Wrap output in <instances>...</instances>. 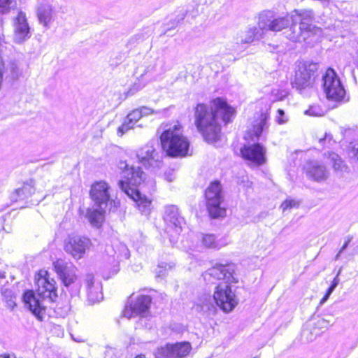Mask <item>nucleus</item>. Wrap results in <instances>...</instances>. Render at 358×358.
Listing matches in <instances>:
<instances>
[{"instance_id": "nucleus-1", "label": "nucleus", "mask_w": 358, "mask_h": 358, "mask_svg": "<svg viewBox=\"0 0 358 358\" xmlns=\"http://www.w3.org/2000/svg\"><path fill=\"white\" fill-rule=\"evenodd\" d=\"M235 116V110L221 98L213 99L210 105L199 103L194 110L195 125L207 142L218 140L221 123L227 124Z\"/></svg>"}, {"instance_id": "nucleus-2", "label": "nucleus", "mask_w": 358, "mask_h": 358, "mask_svg": "<svg viewBox=\"0 0 358 358\" xmlns=\"http://www.w3.org/2000/svg\"><path fill=\"white\" fill-rule=\"evenodd\" d=\"M234 268L235 266L233 264H217L203 274L206 281L210 282L211 278L223 280L215 287L213 296L216 305L225 313L233 310L238 301L230 286L231 283L236 282L233 275Z\"/></svg>"}, {"instance_id": "nucleus-3", "label": "nucleus", "mask_w": 358, "mask_h": 358, "mask_svg": "<svg viewBox=\"0 0 358 358\" xmlns=\"http://www.w3.org/2000/svg\"><path fill=\"white\" fill-rule=\"evenodd\" d=\"M268 119L269 115L267 113H262L253 121L252 127L244 136L247 143L241 149V156L255 166L263 165L266 162V148L258 141L269 127Z\"/></svg>"}, {"instance_id": "nucleus-4", "label": "nucleus", "mask_w": 358, "mask_h": 358, "mask_svg": "<svg viewBox=\"0 0 358 358\" xmlns=\"http://www.w3.org/2000/svg\"><path fill=\"white\" fill-rule=\"evenodd\" d=\"M288 16H277L275 11L265 10L258 15L257 27H248L236 38V43L248 44L262 38L267 31L278 32L288 27Z\"/></svg>"}, {"instance_id": "nucleus-5", "label": "nucleus", "mask_w": 358, "mask_h": 358, "mask_svg": "<svg viewBox=\"0 0 358 358\" xmlns=\"http://www.w3.org/2000/svg\"><path fill=\"white\" fill-rule=\"evenodd\" d=\"M124 180L118 182L120 189L135 203L142 214L148 215L150 211L151 200L142 194L138 187L143 185L145 180V173L138 166L129 167L125 164L122 172Z\"/></svg>"}, {"instance_id": "nucleus-6", "label": "nucleus", "mask_w": 358, "mask_h": 358, "mask_svg": "<svg viewBox=\"0 0 358 358\" xmlns=\"http://www.w3.org/2000/svg\"><path fill=\"white\" fill-rule=\"evenodd\" d=\"M160 141L168 156L183 157L188 155L189 143L182 135V127L178 123L166 125L160 136Z\"/></svg>"}, {"instance_id": "nucleus-7", "label": "nucleus", "mask_w": 358, "mask_h": 358, "mask_svg": "<svg viewBox=\"0 0 358 358\" xmlns=\"http://www.w3.org/2000/svg\"><path fill=\"white\" fill-rule=\"evenodd\" d=\"M285 16H288L289 22L291 20L292 21L289 29L291 33L287 36L288 38L292 41L296 42L301 41L302 39L305 40L306 36L303 35L308 34L315 28L313 25L314 13L312 10L301 11L294 10L290 17L289 15Z\"/></svg>"}, {"instance_id": "nucleus-8", "label": "nucleus", "mask_w": 358, "mask_h": 358, "mask_svg": "<svg viewBox=\"0 0 358 358\" xmlns=\"http://www.w3.org/2000/svg\"><path fill=\"white\" fill-rule=\"evenodd\" d=\"M151 296L140 295L135 300L130 299L123 310L125 317L130 319L138 316V325L146 329H151L152 326V317L150 314Z\"/></svg>"}, {"instance_id": "nucleus-9", "label": "nucleus", "mask_w": 358, "mask_h": 358, "mask_svg": "<svg viewBox=\"0 0 358 358\" xmlns=\"http://www.w3.org/2000/svg\"><path fill=\"white\" fill-rule=\"evenodd\" d=\"M318 64L313 62H301L297 65L294 79L291 84L300 93L306 88L311 87L315 82L318 70Z\"/></svg>"}, {"instance_id": "nucleus-10", "label": "nucleus", "mask_w": 358, "mask_h": 358, "mask_svg": "<svg viewBox=\"0 0 358 358\" xmlns=\"http://www.w3.org/2000/svg\"><path fill=\"white\" fill-rule=\"evenodd\" d=\"M322 89L327 99L334 101L344 100L345 90L336 71L329 68L322 76Z\"/></svg>"}, {"instance_id": "nucleus-11", "label": "nucleus", "mask_w": 358, "mask_h": 358, "mask_svg": "<svg viewBox=\"0 0 358 358\" xmlns=\"http://www.w3.org/2000/svg\"><path fill=\"white\" fill-rule=\"evenodd\" d=\"M205 196L207 209L210 217L213 218L224 217L226 213V210L224 208L220 206L223 201L220 183L217 181L212 182L206 189Z\"/></svg>"}, {"instance_id": "nucleus-12", "label": "nucleus", "mask_w": 358, "mask_h": 358, "mask_svg": "<svg viewBox=\"0 0 358 358\" xmlns=\"http://www.w3.org/2000/svg\"><path fill=\"white\" fill-rule=\"evenodd\" d=\"M108 189L109 187L106 182H97L92 186L90 196L94 202V206L100 208H107L109 204L110 206L109 210H112V205L113 204L114 208H116L119 202L110 199Z\"/></svg>"}, {"instance_id": "nucleus-13", "label": "nucleus", "mask_w": 358, "mask_h": 358, "mask_svg": "<svg viewBox=\"0 0 358 358\" xmlns=\"http://www.w3.org/2000/svg\"><path fill=\"white\" fill-rule=\"evenodd\" d=\"M92 246L91 240L85 236H69L66 241L64 250L75 259L84 257Z\"/></svg>"}, {"instance_id": "nucleus-14", "label": "nucleus", "mask_w": 358, "mask_h": 358, "mask_svg": "<svg viewBox=\"0 0 358 358\" xmlns=\"http://www.w3.org/2000/svg\"><path fill=\"white\" fill-rule=\"evenodd\" d=\"M136 157L139 162L148 168H159L162 164V155L151 143L141 148L136 152Z\"/></svg>"}, {"instance_id": "nucleus-15", "label": "nucleus", "mask_w": 358, "mask_h": 358, "mask_svg": "<svg viewBox=\"0 0 358 358\" xmlns=\"http://www.w3.org/2000/svg\"><path fill=\"white\" fill-rule=\"evenodd\" d=\"M191 345L188 342L167 344L157 350L156 358H184L190 352Z\"/></svg>"}, {"instance_id": "nucleus-16", "label": "nucleus", "mask_w": 358, "mask_h": 358, "mask_svg": "<svg viewBox=\"0 0 358 358\" xmlns=\"http://www.w3.org/2000/svg\"><path fill=\"white\" fill-rule=\"evenodd\" d=\"M54 269L63 285L69 287L73 285L77 279L76 267L71 264L65 262L62 259H58L53 263Z\"/></svg>"}, {"instance_id": "nucleus-17", "label": "nucleus", "mask_w": 358, "mask_h": 358, "mask_svg": "<svg viewBox=\"0 0 358 358\" xmlns=\"http://www.w3.org/2000/svg\"><path fill=\"white\" fill-rule=\"evenodd\" d=\"M13 25L14 31L13 38L15 43H22L31 37L30 27L24 12H18L17 15L13 19Z\"/></svg>"}, {"instance_id": "nucleus-18", "label": "nucleus", "mask_w": 358, "mask_h": 358, "mask_svg": "<svg viewBox=\"0 0 358 358\" xmlns=\"http://www.w3.org/2000/svg\"><path fill=\"white\" fill-rule=\"evenodd\" d=\"M164 219L166 224V231L168 232L173 230L176 234L180 233L184 220L180 215L177 206L174 205L166 206Z\"/></svg>"}, {"instance_id": "nucleus-19", "label": "nucleus", "mask_w": 358, "mask_h": 358, "mask_svg": "<svg viewBox=\"0 0 358 358\" xmlns=\"http://www.w3.org/2000/svg\"><path fill=\"white\" fill-rule=\"evenodd\" d=\"M217 307L214 296L209 294H204L198 298L192 308L196 312L209 317L215 315Z\"/></svg>"}, {"instance_id": "nucleus-20", "label": "nucleus", "mask_w": 358, "mask_h": 358, "mask_svg": "<svg viewBox=\"0 0 358 358\" xmlns=\"http://www.w3.org/2000/svg\"><path fill=\"white\" fill-rule=\"evenodd\" d=\"M38 296L42 299H49L54 301L57 297L55 281L49 280L48 277L40 276L36 280Z\"/></svg>"}, {"instance_id": "nucleus-21", "label": "nucleus", "mask_w": 358, "mask_h": 358, "mask_svg": "<svg viewBox=\"0 0 358 358\" xmlns=\"http://www.w3.org/2000/svg\"><path fill=\"white\" fill-rule=\"evenodd\" d=\"M23 301L27 308L37 317L40 321H43L45 308L41 304L39 298L36 297L33 291H27L23 294Z\"/></svg>"}, {"instance_id": "nucleus-22", "label": "nucleus", "mask_w": 358, "mask_h": 358, "mask_svg": "<svg viewBox=\"0 0 358 358\" xmlns=\"http://www.w3.org/2000/svg\"><path fill=\"white\" fill-rule=\"evenodd\" d=\"M88 300L92 303H96L103 299L101 292V283L96 282L92 274H87L84 279Z\"/></svg>"}, {"instance_id": "nucleus-23", "label": "nucleus", "mask_w": 358, "mask_h": 358, "mask_svg": "<svg viewBox=\"0 0 358 358\" xmlns=\"http://www.w3.org/2000/svg\"><path fill=\"white\" fill-rule=\"evenodd\" d=\"M306 169L308 176L317 182L327 180L329 176L326 167L317 161L307 163Z\"/></svg>"}, {"instance_id": "nucleus-24", "label": "nucleus", "mask_w": 358, "mask_h": 358, "mask_svg": "<svg viewBox=\"0 0 358 358\" xmlns=\"http://www.w3.org/2000/svg\"><path fill=\"white\" fill-rule=\"evenodd\" d=\"M34 181L32 179H29L23 183L22 187L16 189L10 194V200L13 202L24 200L31 196L34 193Z\"/></svg>"}, {"instance_id": "nucleus-25", "label": "nucleus", "mask_w": 358, "mask_h": 358, "mask_svg": "<svg viewBox=\"0 0 358 358\" xmlns=\"http://www.w3.org/2000/svg\"><path fill=\"white\" fill-rule=\"evenodd\" d=\"M106 209L96 206L87 208L85 217L92 227L99 228L101 226L105 219Z\"/></svg>"}, {"instance_id": "nucleus-26", "label": "nucleus", "mask_w": 358, "mask_h": 358, "mask_svg": "<svg viewBox=\"0 0 358 358\" xmlns=\"http://www.w3.org/2000/svg\"><path fill=\"white\" fill-rule=\"evenodd\" d=\"M37 17L40 24L49 28L52 18V9L50 5L44 4L38 7Z\"/></svg>"}, {"instance_id": "nucleus-27", "label": "nucleus", "mask_w": 358, "mask_h": 358, "mask_svg": "<svg viewBox=\"0 0 358 358\" xmlns=\"http://www.w3.org/2000/svg\"><path fill=\"white\" fill-rule=\"evenodd\" d=\"M328 159L335 171H346L348 166L345 164L338 155L334 152H328Z\"/></svg>"}, {"instance_id": "nucleus-28", "label": "nucleus", "mask_w": 358, "mask_h": 358, "mask_svg": "<svg viewBox=\"0 0 358 358\" xmlns=\"http://www.w3.org/2000/svg\"><path fill=\"white\" fill-rule=\"evenodd\" d=\"M203 245L208 248L219 249L224 245L215 239L213 234H206L202 237Z\"/></svg>"}, {"instance_id": "nucleus-29", "label": "nucleus", "mask_w": 358, "mask_h": 358, "mask_svg": "<svg viewBox=\"0 0 358 358\" xmlns=\"http://www.w3.org/2000/svg\"><path fill=\"white\" fill-rule=\"evenodd\" d=\"M1 295L8 308L13 309L16 306L15 296L12 290L4 288L1 289Z\"/></svg>"}, {"instance_id": "nucleus-30", "label": "nucleus", "mask_w": 358, "mask_h": 358, "mask_svg": "<svg viewBox=\"0 0 358 358\" xmlns=\"http://www.w3.org/2000/svg\"><path fill=\"white\" fill-rule=\"evenodd\" d=\"M146 76L147 72H145L142 73L139 78H137V82H135L132 87L129 90L128 94L133 95L145 86L146 81L144 80V77Z\"/></svg>"}, {"instance_id": "nucleus-31", "label": "nucleus", "mask_w": 358, "mask_h": 358, "mask_svg": "<svg viewBox=\"0 0 358 358\" xmlns=\"http://www.w3.org/2000/svg\"><path fill=\"white\" fill-rule=\"evenodd\" d=\"M340 273H341V270H339L338 274L334 278V280H333V281L331 282V285H330V287L327 290V292H326L325 295L321 299V301L320 302V303L321 305L324 303L328 300V299L329 298V296L331 294V293L334 291V289H336V287L338 285L339 281H340V280L338 278V275H340Z\"/></svg>"}, {"instance_id": "nucleus-32", "label": "nucleus", "mask_w": 358, "mask_h": 358, "mask_svg": "<svg viewBox=\"0 0 358 358\" xmlns=\"http://www.w3.org/2000/svg\"><path fill=\"white\" fill-rule=\"evenodd\" d=\"M23 0H0V13H5L17 5V2Z\"/></svg>"}, {"instance_id": "nucleus-33", "label": "nucleus", "mask_w": 358, "mask_h": 358, "mask_svg": "<svg viewBox=\"0 0 358 358\" xmlns=\"http://www.w3.org/2000/svg\"><path fill=\"white\" fill-rule=\"evenodd\" d=\"M305 114L310 116H322L324 114V109L317 104L310 106L309 108L305 111Z\"/></svg>"}, {"instance_id": "nucleus-34", "label": "nucleus", "mask_w": 358, "mask_h": 358, "mask_svg": "<svg viewBox=\"0 0 358 358\" xmlns=\"http://www.w3.org/2000/svg\"><path fill=\"white\" fill-rule=\"evenodd\" d=\"M348 153L350 158L358 162V143H350L348 147Z\"/></svg>"}, {"instance_id": "nucleus-35", "label": "nucleus", "mask_w": 358, "mask_h": 358, "mask_svg": "<svg viewBox=\"0 0 358 358\" xmlns=\"http://www.w3.org/2000/svg\"><path fill=\"white\" fill-rule=\"evenodd\" d=\"M141 118V112L138 109L134 110L126 117V119L134 126Z\"/></svg>"}, {"instance_id": "nucleus-36", "label": "nucleus", "mask_w": 358, "mask_h": 358, "mask_svg": "<svg viewBox=\"0 0 358 358\" xmlns=\"http://www.w3.org/2000/svg\"><path fill=\"white\" fill-rule=\"evenodd\" d=\"M134 125L130 123L126 118L124 119L122 124L117 129V135L119 136H123L127 131L132 129Z\"/></svg>"}, {"instance_id": "nucleus-37", "label": "nucleus", "mask_w": 358, "mask_h": 358, "mask_svg": "<svg viewBox=\"0 0 358 358\" xmlns=\"http://www.w3.org/2000/svg\"><path fill=\"white\" fill-rule=\"evenodd\" d=\"M299 206V203L292 199H287L285 201L281 204V208L285 212L288 209H291L292 208H298Z\"/></svg>"}, {"instance_id": "nucleus-38", "label": "nucleus", "mask_w": 358, "mask_h": 358, "mask_svg": "<svg viewBox=\"0 0 358 358\" xmlns=\"http://www.w3.org/2000/svg\"><path fill=\"white\" fill-rule=\"evenodd\" d=\"M113 268L111 269V271H110L108 272V273H107L106 271H104V273L103 274L104 278L108 279L118 273V271L120 270L119 261L116 260V259H115V258H113Z\"/></svg>"}, {"instance_id": "nucleus-39", "label": "nucleus", "mask_w": 358, "mask_h": 358, "mask_svg": "<svg viewBox=\"0 0 358 358\" xmlns=\"http://www.w3.org/2000/svg\"><path fill=\"white\" fill-rule=\"evenodd\" d=\"M173 265L171 264L162 262L159 264L158 269L156 271L157 277H164L165 275V271L171 269Z\"/></svg>"}, {"instance_id": "nucleus-40", "label": "nucleus", "mask_w": 358, "mask_h": 358, "mask_svg": "<svg viewBox=\"0 0 358 358\" xmlns=\"http://www.w3.org/2000/svg\"><path fill=\"white\" fill-rule=\"evenodd\" d=\"M275 98V101L282 100L287 95V92L284 90L273 89L271 92Z\"/></svg>"}, {"instance_id": "nucleus-41", "label": "nucleus", "mask_w": 358, "mask_h": 358, "mask_svg": "<svg viewBox=\"0 0 358 358\" xmlns=\"http://www.w3.org/2000/svg\"><path fill=\"white\" fill-rule=\"evenodd\" d=\"M120 253L117 255V259H120L122 257H124V259L129 258L130 252L125 245L120 244Z\"/></svg>"}, {"instance_id": "nucleus-42", "label": "nucleus", "mask_w": 358, "mask_h": 358, "mask_svg": "<svg viewBox=\"0 0 358 358\" xmlns=\"http://www.w3.org/2000/svg\"><path fill=\"white\" fill-rule=\"evenodd\" d=\"M319 142L322 146H325L327 144V147L334 143L332 136L328 134H326L324 138H320Z\"/></svg>"}, {"instance_id": "nucleus-43", "label": "nucleus", "mask_w": 358, "mask_h": 358, "mask_svg": "<svg viewBox=\"0 0 358 358\" xmlns=\"http://www.w3.org/2000/svg\"><path fill=\"white\" fill-rule=\"evenodd\" d=\"M329 325L330 321L324 318L319 319L315 323V326L319 329H327Z\"/></svg>"}, {"instance_id": "nucleus-44", "label": "nucleus", "mask_w": 358, "mask_h": 358, "mask_svg": "<svg viewBox=\"0 0 358 358\" xmlns=\"http://www.w3.org/2000/svg\"><path fill=\"white\" fill-rule=\"evenodd\" d=\"M277 113H278V115L276 117V121L279 124H283V123L287 122V120L284 118L285 112H284L283 110L278 109V111H277Z\"/></svg>"}, {"instance_id": "nucleus-45", "label": "nucleus", "mask_w": 358, "mask_h": 358, "mask_svg": "<svg viewBox=\"0 0 358 358\" xmlns=\"http://www.w3.org/2000/svg\"><path fill=\"white\" fill-rule=\"evenodd\" d=\"M138 110L139 112H141V117L143 116L148 115L154 113V110L152 109L148 108L146 106H142L140 108H138Z\"/></svg>"}, {"instance_id": "nucleus-46", "label": "nucleus", "mask_w": 358, "mask_h": 358, "mask_svg": "<svg viewBox=\"0 0 358 358\" xmlns=\"http://www.w3.org/2000/svg\"><path fill=\"white\" fill-rule=\"evenodd\" d=\"M164 178L168 182H172L175 180L176 176L173 170H169L164 173Z\"/></svg>"}, {"instance_id": "nucleus-47", "label": "nucleus", "mask_w": 358, "mask_h": 358, "mask_svg": "<svg viewBox=\"0 0 358 358\" xmlns=\"http://www.w3.org/2000/svg\"><path fill=\"white\" fill-rule=\"evenodd\" d=\"M187 10H181L179 11V13L176 16V19L175 20L177 21V23H179L180 21H182L186 16Z\"/></svg>"}, {"instance_id": "nucleus-48", "label": "nucleus", "mask_w": 358, "mask_h": 358, "mask_svg": "<svg viewBox=\"0 0 358 358\" xmlns=\"http://www.w3.org/2000/svg\"><path fill=\"white\" fill-rule=\"evenodd\" d=\"M350 241H351V240L349 238V239H348V240L345 242L344 245L342 246V248H341V250H339L338 253V254H337V255L336 256V259H338V257H339V256H340V255H341V253H342V252H343V251L347 248V247L348 246V245H349V243H350Z\"/></svg>"}, {"instance_id": "nucleus-49", "label": "nucleus", "mask_w": 358, "mask_h": 358, "mask_svg": "<svg viewBox=\"0 0 358 358\" xmlns=\"http://www.w3.org/2000/svg\"><path fill=\"white\" fill-rule=\"evenodd\" d=\"M0 358H15L13 357H10V355H1L0 356Z\"/></svg>"}, {"instance_id": "nucleus-50", "label": "nucleus", "mask_w": 358, "mask_h": 358, "mask_svg": "<svg viewBox=\"0 0 358 358\" xmlns=\"http://www.w3.org/2000/svg\"><path fill=\"white\" fill-rule=\"evenodd\" d=\"M307 333H308V331L307 329L303 330L302 334L303 336H305Z\"/></svg>"}, {"instance_id": "nucleus-51", "label": "nucleus", "mask_w": 358, "mask_h": 358, "mask_svg": "<svg viewBox=\"0 0 358 358\" xmlns=\"http://www.w3.org/2000/svg\"><path fill=\"white\" fill-rule=\"evenodd\" d=\"M136 358H145V357L142 355H140L136 356Z\"/></svg>"}, {"instance_id": "nucleus-52", "label": "nucleus", "mask_w": 358, "mask_h": 358, "mask_svg": "<svg viewBox=\"0 0 358 358\" xmlns=\"http://www.w3.org/2000/svg\"><path fill=\"white\" fill-rule=\"evenodd\" d=\"M313 336H311L310 338H307L308 341H312L313 338H312Z\"/></svg>"}, {"instance_id": "nucleus-53", "label": "nucleus", "mask_w": 358, "mask_h": 358, "mask_svg": "<svg viewBox=\"0 0 358 358\" xmlns=\"http://www.w3.org/2000/svg\"><path fill=\"white\" fill-rule=\"evenodd\" d=\"M149 79H150V77H148V79H145V78H144V80H145V81H146V83H147V82H148V80Z\"/></svg>"}, {"instance_id": "nucleus-54", "label": "nucleus", "mask_w": 358, "mask_h": 358, "mask_svg": "<svg viewBox=\"0 0 358 358\" xmlns=\"http://www.w3.org/2000/svg\"><path fill=\"white\" fill-rule=\"evenodd\" d=\"M253 358H257V357H253Z\"/></svg>"}]
</instances>
